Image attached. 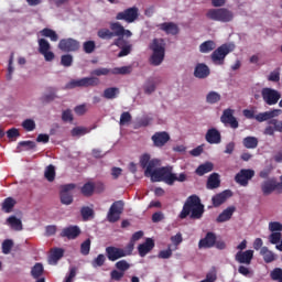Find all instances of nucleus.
<instances>
[{
  "label": "nucleus",
  "mask_w": 282,
  "mask_h": 282,
  "mask_svg": "<svg viewBox=\"0 0 282 282\" xmlns=\"http://www.w3.org/2000/svg\"><path fill=\"white\" fill-rule=\"evenodd\" d=\"M151 140L154 147H156L158 149H162V147H164L169 142V140H171V135L166 131L155 132L152 135Z\"/></svg>",
  "instance_id": "nucleus-21"
},
{
  "label": "nucleus",
  "mask_w": 282,
  "mask_h": 282,
  "mask_svg": "<svg viewBox=\"0 0 282 282\" xmlns=\"http://www.w3.org/2000/svg\"><path fill=\"white\" fill-rule=\"evenodd\" d=\"M188 215L192 219H202V217H204V205L202 204L199 196L191 195L186 198L178 217L181 219H186Z\"/></svg>",
  "instance_id": "nucleus-2"
},
{
  "label": "nucleus",
  "mask_w": 282,
  "mask_h": 282,
  "mask_svg": "<svg viewBox=\"0 0 282 282\" xmlns=\"http://www.w3.org/2000/svg\"><path fill=\"white\" fill-rule=\"evenodd\" d=\"M82 194L84 197H91L96 191V183L87 182L84 184V186L80 188Z\"/></svg>",
  "instance_id": "nucleus-36"
},
{
  "label": "nucleus",
  "mask_w": 282,
  "mask_h": 282,
  "mask_svg": "<svg viewBox=\"0 0 282 282\" xmlns=\"http://www.w3.org/2000/svg\"><path fill=\"white\" fill-rule=\"evenodd\" d=\"M115 267L117 270H119L120 272H122L124 274L127 272V270H129V268H131V264H129V262H127V260H120V261L116 262Z\"/></svg>",
  "instance_id": "nucleus-52"
},
{
  "label": "nucleus",
  "mask_w": 282,
  "mask_h": 282,
  "mask_svg": "<svg viewBox=\"0 0 282 282\" xmlns=\"http://www.w3.org/2000/svg\"><path fill=\"white\" fill-rule=\"evenodd\" d=\"M63 254H65V250H63L62 248H54L51 251V256L48 259L50 263H53V265H56L58 261L63 259Z\"/></svg>",
  "instance_id": "nucleus-32"
},
{
  "label": "nucleus",
  "mask_w": 282,
  "mask_h": 282,
  "mask_svg": "<svg viewBox=\"0 0 282 282\" xmlns=\"http://www.w3.org/2000/svg\"><path fill=\"white\" fill-rule=\"evenodd\" d=\"M119 50H121V51L118 53V57L122 58V57L129 56V54H131V50H133V45L129 44V42L123 40L121 47H119Z\"/></svg>",
  "instance_id": "nucleus-39"
},
{
  "label": "nucleus",
  "mask_w": 282,
  "mask_h": 282,
  "mask_svg": "<svg viewBox=\"0 0 282 282\" xmlns=\"http://www.w3.org/2000/svg\"><path fill=\"white\" fill-rule=\"evenodd\" d=\"M39 43V52L44 56V59L50 63L54 61L55 55L54 52L50 51L52 50V45H50V42L45 39H40L37 41Z\"/></svg>",
  "instance_id": "nucleus-16"
},
{
  "label": "nucleus",
  "mask_w": 282,
  "mask_h": 282,
  "mask_svg": "<svg viewBox=\"0 0 282 282\" xmlns=\"http://www.w3.org/2000/svg\"><path fill=\"white\" fill-rule=\"evenodd\" d=\"M268 124L263 131L264 135H274V132L282 133V121L279 119H272L268 121Z\"/></svg>",
  "instance_id": "nucleus-23"
},
{
  "label": "nucleus",
  "mask_w": 282,
  "mask_h": 282,
  "mask_svg": "<svg viewBox=\"0 0 282 282\" xmlns=\"http://www.w3.org/2000/svg\"><path fill=\"white\" fill-rule=\"evenodd\" d=\"M270 243L276 245L281 241V232H272L269 237Z\"/></svg>",
  "instance_id": "nucleus-64"
},
{
  "label": "nucleus",
  "mask_w": 282,
  "mask_h": 282,
  "mask_svg": "<svg viewBox=\"0 0 282 282\" xmlns=\"http://www.w3.org/2000/svg\"><path fill=\"white\" fill-rule=\"evenodd\" d=\"M150 50L152 51L150 57L151 65H154V67L162 65L166 52V43H164V39H154L150 44Z\"/></svg>",
  "instance_id": "nucleus-4"
},
{
  "label": "nucleus",
  "mask_w": 282,
  "mask_h": 282,
  "mask_svg": "<svg viewBox=\"0 0 282 282\" xmlns=\"http://www.w3.org/2000/svg\"><path fill=\"white\" fill-rule=\"evenodd\" d=\"M61 237H66V239H77L80 237V227L79 226H69L62 230Z\"/></svg>",
  "instance_id": "nucleus-28"
},
{
  "label": "nucleus",
  "mask_w": 282,
  "mask_h": 282,
  "mask_svg": "<svg viewBox=\"0 0 282 282\" xmlns=\"http://www.w3.org/2000/svg\"><path fill=\"white\" fill-rule=\"evenodd\" d=\"M124 212V202L116 200L109 208L107 219L110 224H116V221L120 220V216Z\"/></svg>",
  "instance_id": "nucleus-11"
},
{
  "label": "nucleus",
  "mask_w": 282,
  "mask_h": 282,
  "mask_svg": "<svg viewBox=\"0 0 282 282\" xmlns=\"http://www.w3.org/2000/svg\"><path fill=\"white\" fill-rule=\"evenodd\" d=\"M158 164H160V160L158 159L150 160V162L148 163V166H145V171H144L145 177H151V180L153 178V173H155V167L158 166Z\"/></svg>",
  "instance_id": "nucleus-34"
},
{
  "label": "nucleus",
  "mask_w": 282,
  "mask_h": 282,
  "mask_svg": "<svg viewBox=\"0 0 282 282\" xmlns=\"http://www.w3.org/2000/svg\"><path fill=\"white\" fill-rule=\"evenodd\" d=\"M205 140L208 144H221V132L217 128H210L205 134Z\"/></svg>",
  "instance_id": "nucleus-22"
},
{
  "label": "nucleus",
  "mask_w": 282,
  "mask_h": 282,
  "mask_svg": "<svg viewBox=\"0 0 282 282\" xmlns=\"http://www.w3.org/2000/svg\"><path fill=\"white\" fill-rule=\"evenodd\" d=\"M86 133H89V130L87 128L76 127L72 130V135L74 138H76V135H86Z\"/></svg>",
  "instance_id": "nucleus-60"
},
{
  "label": "nucleus",
  "mask_w": 282,
  "mask_h": 282,
  "mask_svg": "<svg viewBox=\"0 0 282 282\" xmlns=\"http://www.w3.org/2000/svg\"><path fill=\"white\" fill-rule=\"evenodd\" d=\"M231 196H232V191L230 189H225L221 193L214 195L212 198L214 208H219L221 204H226V202L230 199Z\"/></svg>",
  "instance_id": "nucleus-20"
},
{
  "label": "nucleus",
  "mask_w": 282,
  "mask_h": 282,
  "mask_svg": "<svg viewBox=\"0 0 282 282\" xmlns=\"http://www.w3.org/2000/svg\"><path fill=\"white\" fill-rule=\"evenodd\" d=\"M14 206H17V200L12 197H8L2 203V210L4 213H12Z\"/></svg>",
  "instance_id": "nucleus-41"
},
{
  "label": "nucleus",
  "mask_w": 282,
  "mask_h": 282,
  "mask_svg": "<svg viewBox=\"0 0 282 282\" xmlns=\"http://www.w3.org/2000/svg\"><path fill=\"white\" fill-rule=\"evenodd\" d=\"M269 230H270L271 232H281V230H282V225H281V223H279V221H272V223H270V224H269Z\"/></svg>",
  "instance_id": "nucleus-62"
},
{
  "label": "nucleus",
  "mask_w": 282,
  "mask_h": 282,
  "mask_svg": "<svg viewBox=\"0 0 282 282\" xmlns=\"http://www.w3.org/2000/svg\"><path fill=\"white\" fill-rule=\"evenodd\" d=\"M261 97L265 105L272 107L281 100V93L274 88L264 87L261 89Z\"/></svg>",
  "instance_id": "nucleus-8"
},
{
  "label": "nucleus",
  "mask_w": 282,
  "mask_h": 282,
  "mask_svg": "<svg viewBox=\"0 0 282 282\" xmlns=\"http://www.w3.org/2000/svg\"><path fill=\"white\" fill-rule=\"evenodd\" d=\"M209 21H218L219 23H230L235 19V13L226 8L209 9L206 13Z\"/></svg>",
  "instance_id": "nucleus-5"
},
{
  "label": "nucleus",
  "mask_w": 282,
  "mask_h": 282,
  "mask_svg": "<svg viewBox=\"0 0 282 282\" xmlns=\"http://www.w3.org/2000/svg\"><path fill=\"white\" fill-rule=\"evenodd\" d=\"M221 100V95L217 91H209L206 96V102L208 105H217Z\"/></svg>",
  "instance_id": "nucleus-43"
},
{
  "label": "nucleus",
  "mask_w": 282,
  "mask_h": 282,
  "mask_svg": "<svg viewBox=\"0 0 282 282\" xmlns=\"http://www.w3.org/2000/svg\"><path fill=\"white\" fill-rule=\"evenodd\" d=\"M214 167L215 165H213L212 162H206L204 164H200L196 169V175H199V177H202L203 175H206V173H210V171H213Z\"/></svg>",
  "instance_id": "nucleus-38"
},
{
  "label": "nucleus",
  "mask_w": 282,
  "mask_h": 282,
  "mask_svg": "<svg viewBox=\"0 0 282 282\" xmlns=\"http://www.w3.org/2000/svg\"><path fill=\"white\" fill-rule=\"evenodd\" d=\"M234 50L235 46L231 44H223L216 48L210 55L214 65H224L226 56H228L230 52H234Z\"/></svg>",
  "instance_id": "nucleus-6"
},
{
  "label": "nucleus",
  "mask_w": 282,
  "mask_h": 282,
  "mask_svg": "<svg viewBox=\"0 0 282 282\" xmlns=\"http://www.w3.org/2000/svg\"><path fill=\"white\" fill-rule=\"evenodd\" d=\"M91 250V239H86L82 245H80V252L84 254V257H87Z\"/></svg>",
  "instance_id": "nucleus-51"
},
{
  "label": "nucleus",
  "mask_w": 282,
  "mask_h": 282,
  "mask_svg": "<svg viewBox=\"0 0 282 282\" xmlns=\"http://www.w3.org/2000/svg\"><path fill=\"white\" fill-rule=\"evenodd\" d=\"M100 79L98 77H83L80 79H73L68 83V89H76V87H98Z\"/></svg>",
  "instance_id": "nucleus-10"
},
{
  "label": "nucleus",
  "mask_w": 282,
  "mask_h": 282,
  "mask_svg": "<svg viewBox=\"0 0 282 282\" xmlns=\"http://www.w3.org/2000/svg\"><path fill=\"white\" fill-rule=\"evenodd\" d=\"M152 182H164L167 186H173L175 182H186L187 176L186 173L175 174L173 173L172 166H163L160 169H155L152 173Z\"/></svg>",
  "instance_id": "nucleus-3"
},
{
  "label": "nucleus",
  "mask_w": 282,
  "mask_h": 282,
  "mask_svg": "<svg viewBox=\"0 0 282 282\" xmlns=\"http://www.w3.org/2000/svg\"><path fill=\"white\" fill-rule=\"evenodd\" d=\"M105 261H107V258L105 254L100 253L91 261V265L93 268H102V265H105Z\"/></svg>",
  "instance_id": "nucleus-50"
},
{
  "label": "nucleus",
  "mask_w": 282,
  "mask_h": 282,
  "mask_svg": "<svg viewBox=\"0 0 282 282\" xmlns=\"http://www.w3.org/2000/svg\"><path fill=\"white\" fill-rule=\"evenodd\" d=\"M252 177H254V170L242 169L236 174L235 182H236V184H239L240 186H248V184H250V180H252Z\"/></svg>",
  "instance_id": "nucleus-13"
},
{
  "label": "nucleus",
  "mask_w": 282,
  "mask_h": 282,
  "mask_svg": "<svg viewBox=\"0 0 282 282\" xmlns=\"http://www.w3.org/2000/svg\"><path fill=\"white\" fill-rule=\"evenodd\" d=\"M109 28L110 30L100 29L97 32V36L104 41H111V39H115L111 45H116V47H122L124 36L126 39H131L133 36V33L129 29H124L120 22H110Z\"/></svg>",
  "instance_id": "nucleus-1"
},
{
  "label": "nucleus",
  "mask_w": 282,
  "mask_h": 282,
  "mask_svg": "<svg viewBox=\"0 0 282 282\" xmlns=\"http://www.w3.org/2000/svg\"><path fill=\"white\" fill-rule=\"evenodd\" d=\"M7 224L12 228V230L21 231L23 230V223L17 216H10L7 219Z\"/></svg>",
  "instance_id": "nucleus-33"
},
{
  "label": "nucleus",
  "mask_w": 282,
  "mask_h": 282,
  "mask_svg": "<svg viewBox=\"0 0 282 282\" xmlns=\"http://www.w3.org/2000/svg\"><path fill=\"white\" fill-rule=\"evenodd\" d=\"M159 30L165 32V34H171L172 36H177L180 34V26L175 22H163L158 25Z\"/></svg>",
  "instance_id": "nucleus-25"
},
{
  "label": "nucleus",
  "mask_w": 282,
  "mask_h": 282,
  "mask_svg": "<svg viewBox=\"0 0 282 282\" xmlns=\"http://www.w3.org/2000/svg\"><path fill=\"white\" fill-rule=\"evenodd\" d=\"M109 74H111V69L102 67L90 72L91 76H109Z\"/></svg>",
  "instance_id": "nucleus-55"
},
{
  "label": "nucleus",
  "mask_w": 282,
  "mask_h": 282,
  "mask_svg": "<svg viewBox=\"0 0 282 282\" xmlns=\"http://www.w3.org/2000/svg\"><path fill=\"white\" fill-rule=\"evenodd\" d=\"M155 91V80L153 79H148V82L144 85V94H153Z\"/></svg>",
  "instance_id": "nucleus-57"
},
{
  "label": "nucleus",
  "mask_w": 282,
  "mask_h": 282,
  "mask_svg": "<svg viewBox=\"0 0 282 282\" xmlns=\"http://www.w3.org/2000/svg\"><path fill=\"white\" fill-rule=\"evenodd\" d=\"M41 34L46 39H51V41H53L54 43L58 41V34L52 29L45 28L41 31Z\"/></svg>",
  "instance_id": "nucleus-44"
},
{
  "label": "nucleus",
  "mask_w": 282,
  "mask_h": 282,
  "mask_svg": "<svg viewBox=\"0 0 282 282\" xmlns=\"http://www.w3.org/2000/svg\"><path fill=\"white\" fill-rule=\"evenodd\" d=\"M252 259H254V251L250 249L246 251H238L235 256V261L243 265H250V263H252Z\"/></svg>",
  "instance_id": "nucleus-19"
},
{
  "label": "nucleus",
  "mask_w": 282,
  "mask_h": 282,
  "mask_svg": "<svg viewBox=\"0 0 282 282\" xmlns=\"http://www.w3.org/2000/svg\"><path fill=\"white\" fill-rule=\"evenodd\" d=\"M281 113V109H272L264 112H259L256 115V120L257 122H270V120H275L274 118H279Z\"/></svg>",
  "instance_id": "nucleus-18"
},
{
  "label": "nucleus",
  "mask_w": 282,
  "mask_h": 282,
  "mask_svg": "<svg viewBox=\"0 0 282 282\" xmlns=\"http://www.w3.org/2000/svg\"><path fill=\"white\" fill-rule=\"evenodd\" d=\"M261 191L263 195H272V193H278V195L282 194V175L280 176V183L276 182V178H270L264 181L261 184Z\"/></svg>",
  "instance_id": "nucleus-9"
},
{
  "label": "nucleus",
  "mask_w": 282,
  "mask_h": 282,
  "mask_svg": "<svg viewBox=\"0 0 282 282\" xmlns=\"http://www.w3.org/2000/svg\"><path fill=\"white\" fill-rule=\"evenodd\" d=\"M215 47H217V45L215 44V41L208 40V41L203 42L199 45V52H200V54H208V53L213 52V50H215Z\"/></svg>",
  "instance_id": "nucleus-35"
},
{
  "label": "nucleus",
  "mask_w": 282,
  "mask_h": 282,
  "mask_svg": "<svg viewBox=\"0 0 282 282\" xmlns=\"http://www.w3.org/2000/svg\"><path fill=\"white\" fill-rule=\"evenodd\" d=\"M80 215L83 221H89L91 218H94V209L89 206H84L80 208Z\"/></svg>",
  "instance_id": "nucleus-42"
},
{
  "label": "nucleus",
  "mask_w": 282,
  "mask_h": 282,
  "mask_svg": "<svg viewBox=\"0 0 282 282\" xmlns=\"http://www.w3.org/2000/svg\"><path fill=\"white\" fill-rule=\"evenodd\" d=\"M83 50L85 54H94V52L96 51V42L94 41L84 42Z\"/></svg>",
  "instance_id": "nucleus-49"
},
{
  "label": "nucleus",
  "mask_w": 282,
  "mask_h": 282,
  "mask_svg": "<svg viewBox=\"0 0 282 282\" xmlns=\"http://www.w3.org/2000/svg\"><path fill=\"white\" fill-rule=\"evenodd\" d=\"M74 111L77 116H85L87 113V104L76 106Z\"/></svg>",
  "instance_id": "nucleus-61"
},
{
  "label": "nucleus",
  "mask_w": 282,
  "mask_h": 282,
  "mask_svg": "<svg viewBox=\"0 0 282 282\" xmlns=\"http://www.w3.org/2000/svg\"><path fill=\"white\" fill-rule=\"evenodd\" d=\"M120 94V88L118 87H109L104 90V97L106 100H113L118 98V95Z\"/></svg>",
  "instance_id": "nucleus-37"
},
{
  "label": "nucleus",
  "mask_w": 282,
  "mask_h": 282,
  "mask_svg": "<svg viewBox=\"0 0 282 282\" xmlns=\"http://www.w3.org/2000/svg\"><path fill=\"white\" fill-rule=\"evenodd\" d=\"M74 188H76V184L74 183L62 185L61 192H59V198L62 204H64L65 206H69L74 204V195L69 193L70 191H74Z\"/></svg>",
  "instance_id": "nucleus-12"
},
{
  "label": "nucleus",
  "mask_w": 282,
  "mask_h": 282,
  "mask_svg": "<svg viewBox=\"0 0 282 282\" xmlns=\"http://www.w3.org/2000/svg\"><path fill=\"white\" fill-rule=\"evenodd\" d=\"M111 74L115 76H127V74H131V66L115 67L111 69Z\"/></svg>",
  "instance_id": "nucleus-45"
},
{
  "label": "nucleus",
  "mask_w": 282,
  "mask_h": 282,
  "mask_svg": "<svg viewBox=\"0 0 282 282\" xmlns=\"http://www.w3.org/2000/svg\"><path fill=\"white\" fill-rule=\"evenodd\" d=\"M14 242L10 239H7L2 242V252L3 254H10Z\"/></svg>",
  "instance_id": "nucleus-56"
},
{
  "label": "nucleus",
  "mask_w": 282,
  "mask_h": 282,
  "mask_svg": "<svg viewBox=\"0 0 282 282\" xmlns=\"http://www.w3.org/2000/svg\"><path fill=\"white\" fill-rule=\"evenodd\" d=\"M106 257L108 261H118V259L127 257V253H124V249L122 248L109 246L106 248Z\"/></svg>",
  "instance_id": "nucleus-17"
},
{
  "label": "nucleus",
  "mask_w": 282,
  "mask_h": 282,
  "mask_svg": "<svg viewBox=\"0 0 282 282\" xmlns=\"http://www.w3.org/2000/svg\"><path fill=\"white\" fill-rule=\"evenodd\" d=\"M155 248V241L153 238H147L145 241L138 246L139 256L144 258Z\"/></svg>",
  "instance_id": "nucleus-24"
},
{
  "label": "nucleus",
  "mask_w": 282,
  "mask_h": 282,
  "mask_svg": "<svg viewBox=\"0 0 282 282\" xmlns=\"http://www.w3.org/2000/svg\"><path fill=\"white\" fill-rule=\"evenodd\" d=\"M220 185L221 181L219 180V174H210L207 180L206 188H208V191H214V188H219Z\"/></svg>",
  "instance_id": "nucleus-30"
},
{
  "label": "nucleus",
  "mask_w": 282,
  "mask_h": 282,
  "mask_svg": "<svg viewBox=\"0 0 282 282\" xmlns=\"http://www.w3.org/2000/svg\"><path fill=\"white\" fill-rule=\"evenodd\" d=\"M271 280L276 282H282V269L275 268L270 273Z\"/></svg>",
  "instance_id": "nucleus-53"
},
{
  "label": "nucleus",
  "mask_w": 282,
  "mask_h": 282,
  "mask_svg": "<svg viewBox=\"0 0 282 282\" xmlns=\"http://www.w3.org/2000/svg\"><path fill=\"white\" fill-rule=\"evenodd\" d=\"M44 269L42 263H35L34 267L31 269V275L33 279H39L43 275Z\"/></svg>",
  "instance_id": "nucleus-47"
},
{
  "label": "nucleus",
  "mask_w": 282,
  "mask_h": 282,
  "mask_svg": "<svg viewBox=\"0 0 282 282\" xmlns=\"http://www.w3.org/2000/svg\"><path fill=\"white\" fill-rule=\"evenodd\" d=\"M61 65L63 67H72V65H74V56H72L70 54L62 55Z\"/></svg>",
  "instance_id": "nucleus-48"
},
{
  "label": "nucleus",
  "mask_w": 282,
  "mask_h": 282,
  "mask_svg": "<svg viewBox=\"0 0 282 282\" xmlns=\"http://www.w3.org/2000/svg\"><path fill=\"white\" fill-rule=\"evenodd\" d=\"M44 176L47 182H54L56 180V169L54 165H48L44 172Z\"/></svg>",
  "instance_id": "nucleus-46"
},
{
  "label": "nucleus",
  "mask_w": 282,
  "mask_h": 282,
  "mask_svg": "<svg viewBox=\"0 0 282 282\" xmlns=\"http://www.w3.org/2000/svg\"><path fill=\"white\" fill-rule=\"evenodd\" d=\"M236 210H237V207L235 206H229L226 209H224L223 213H220L216 218L217 224H224L226 221H230Z\"/></svg>",
  "instance_id": "nucleus-27"
},
{
  "label": "nucleus",
  "mask_w": 282,
  "mask_h": 282,
  "mask_svg": "<svg viewBox=\"0 0 282 282\" xmlns=\"http://www.w3.org/2000/svg\"><path fill=\"white\" fill-rule=\"evenodd\" d=\"M260 254L263 257L264 263H272L273 261H276V254L272 252L268 247H262L260 249Z\"/></svg>",
  "instance_id": "nucleus-31"
},
{
  "label": "nucleus",
  "mask_w": 282,
  "mask_h": 282,
  "mask_svg": "<svg viewBox=\"0 0 282 282\" xmlns=\"http://www.w3.org/2000/svg\"><path fill=\"white\" fill-rule=\"evenodd\" d=\"M131 120H132V117H131L130 112H128V111L122 112L120 116L119 124L121 127H124V124H129V122H131Z\"/></svg>",
  "instance_id": "nucleus-58"
},
{
  "label": "nucleus",
  "mask_w": 282,
  "mask_h": 282,
  "mask_svg": "<svg viewBox=\"0 0 282 282\" xmlns=\"http://www.w3.org/2000/svg\"><path fill=\"white\" fill-rule=\"evenodd\" d=\"M242 144L246 149H257V147H259V139L256 137H247L242 140Z\"/></svg>",
  "instance_id": "nucleus-40"
},
{
  "label": "nucleus",
  "mask_w": 282,
  "mask_h": 282,
  "mask_svg": "<svg viewBox=\"0 0 282 282\" xmlns=\"http://www.w3.org/2000/svg\"><path fill=\"white\" fill-rule=\"evenodd\" d=\"M220 122H223V124H229L231 129H239V121L235 116V110L230 108H227L223 111Z\"/></svg>",
  "instance_id": "nucleus-15"
},
{
  "label": "nucleus",
  "mask_w": 282,
  "mask_h": 282,
  "mask_svg": "<svg viewBox=\"0 0 282 282\" xmlns=\"http://www.w3.org/2000/svg\"><path fill=\"white\" fill-rule=\"evenodd\" d=\"M194 76L200 79L208 78L210 76V68L204 63L197 64L194 69Z\"/></svg>",
  "instance_id": "nucleus-29"
},
{
  "label": "nucleus",
  "mask_w": 282,
  "mask_h": 282,
  "mask_svg": "<svg viewBox=\"0 0 282 282\" xmlns=\"http://www.w3.org/2000/svg\"><path fill=\"white\" fill-rule=\"evenodd\" d=\"M22 127L25 131H34V129H36V122L32 119H25L22 122Z\"/></svg>",
  "instance_id": "nucleus-54"
},
{
  "label": "nucleus",
  "mask_w": 282,
  "mask_h": 282,
  "mask_svg": "<svg viewBox=\"0 0 282 282\" xmlns=\"http://www.w3.org/2000/svg\"><path fill=\"white\" fill-rule=\"evenodd\" d=\"M7 137L9 138V140H12L13 138H20L21 132H19V129L17 128H11L7 131Z\"/></svg>",
  "instance_id": "nucleus-63"
},
{
  "label": "nucleus",
  "mask_w": 282,
  "mask_h": 282,
  "mask_svg": "<svg viewBox=\"0 0 282 282\" xmlns=\"http://www.w3.org/2000/svg\"><path fill=\"white\" fill-rule=\"evenodd\" d=\"M58 50L62 52H78L80 50V42L72 37L62 39L58 43Z\"/></svg>",
  "instance_id": "nucleus-14"
},
{
  "label": "nucleus",
  "mask_w": 282,
  "mask_h": 282,
  "mask_svg": "<svg viewBox=\"0 0 282 282\" xmlns=\"http://www.w3.org/2000/svg\"><path fill=\"white\" fill-rule=\"evenodd\" d=\"M140 19V9L138 7H130L116 14V21H124L126 23H135Z\"/></svg>",
  "instance_id": "nucleus-7"
},
{
  "label": "nucleus",
  "mask_w": 282,
  "mask_h": 282,
  "mask_svg": "<svg viewBox=\"0 0 282 282\" xmlns=\"http://www.w3.org/2000/svg\"><path fill=\"white\" fill-rule=\"evenodd\" d=\"M217 241V235L213 231H208L205 238L200 239L198 242V248H213Z\"/></svg>",
  "instance_id": "nucleus-26"
},
{
  "label": "nucleus",
  "mask_w": 282,
  "mask_h": 282,
  "mask_svg": "<svg viewBox=\"0 0 282 282\" xmlns=\"http://www.w3.org/2000/svg\"><path fill=\"white\" fill-rule=\"evenodd\" d=\"M124 278V273L122 271L119 270H112L110 272V279L111 281H122V279Z\"/></svg>",
  "instance_id": "nucleus-59"
}]
</instances>
